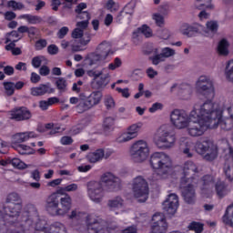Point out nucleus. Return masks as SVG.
<instances>
[{"mask_svg": "<svg viewBox=\"0 0 233 233\" xmlns=\"http://www.w3.org/2000/svg\"><path fill=\"white\" fill-rule=\"evenodd\" d=\"M5 214L0 210V233H26L32 230L39 219L35 206L27 204L23 210V202L5 206Z\"/></svg>", "mask_w": 233, "mask_h": 233, "instance_id": "obj_1", "label": "nucleus"}, {"mask_svg": "<svg viewBox=\"0 0 233 233\" xmlns=\"http://www.w3.org/2000/svg\"><path fill=\"white\" fill-rule=\"evenodd\" d=\"M199 172L198 164L191 160H187L182 167V173L185 177H182L180 188L182 190V196L189 205H192L196 201V190L195 185H198L201 189V194L204 198H210L214 192V176L206 175L200 180L196 177V174ZM187 176H195L193 177H187Z\"/></svg>", "mask_w": 233, "mask_h": 233, "instance_id": "obj_2", "label": "nucleus"}, {"mask_svg": "<svg viewBox=\"0 0 233 233\" xmlns=\"http://www.w3.org/2000/svg\"><path fill=\"white\" fill-rule=\"evenodd\" d=\"M196 114L187 127V132L191 137H199L208 128H216L218 119L221 117V111L217 110L210 100L197 103Z\"/></svg>", "mask_w": 233, "mask_h": 233, "instance_id": "obj_3", "label": "nucleus"}, {"mask_svg": "<svg viewBox=\"0 0 233 233\" xmlns=\"http://www.w3.org/2000/svg\"><path fill=\"white\" fill-rule=\"evenodd\" d=\"M103 183L106 187H109V190H116V188H119L121 180L119 177L114 176V174L107 172L101 176L100 181L91 180L87 182V198H89L90 201H93V203L99 204L103 201L105 198V187H103Z\"/></svg>", "mask_w": 233, "mask_h": 233, "instance_id": "obj_4", "label": "nucleus"}, {"mask_svg": "<svg viewBox=\"0 0 233 233\" xmlns=\"http://www.w3.org/2000/svg\"><path fill=\"white\" fill-rule=\"evenodd\" d=\"M123 65V62L119 57H116L114 62L110 63L107 67H104L101 70L91 69L87 71V76L93 77L91 80V88L94 90H101L108 85V79H110V70H116Z\"/></svg>", "mask_w": 233, "mask_h": 233, "instance_id": "obj_5", "label": "nucleus"}, {"mask_svg": "<svg viewBox=\"0 0 233 233\" xmlns=\"http://www.w3.org/2000/svg\"><path fill=\"white\" fill-rule=\"evenodd\" d=\"M149 167L155 172L167 176L172 172V158L165 152H154L148 159Z\"/></svg>", "mask_w": 233, "mask_h": 233, "instance_id": "obj_6", "label": "nucleus"}, {"mask_svg": "<svg viewBox=\"0 0 233 233\" xmlns=\"http://www.w3.org/2000/svg\"><path fill=\"white\" fill-rule=\"evenodd\" d=\"M153 141L158 148H174L177 138L172 133L169 125H162L153 137Z\"/></svg>", "mask_w": 233, "mask_h": 233, "instance_id": "obj_7", "label": "nucleus"}, {"mask_svg": "<svg viewBox=\"0 0 233 233\" xmlns=\"http://www.w3.org/2000/svg\"><path fill=\"white\" fill-rule=\"evenodd\" d=\"M198 104H195L189 114L183 110L174 109L170 113V123L177 130H183L190 124V119H196Z\"/></svg>", "mask_w": 233, "mask_h": 233, "instance_id": "obj_8", "label": "nucleus"}, {"mask_svg": "<svg viewBox=\"0 0 233 233\" xmlns=\"http://www.w3.org/2000/svg\"><path fill=\"white\" fill-rule=\"evenodd\" d=\"M86 223L87 233H119V228L117 226L106 227L105 226V220L94 214L86 217Z\"/></svg>", "mask_w": 233, "mask_h": 233, "instance_id": "obj_9", "label": "nucleus"}, {"mask_svg": "<svg viewBox=\"0 0 233 233\" xmlns=\"http://www.w3.org/2000/svg\"><path fill=\"white\" fill-rule=\"evenodd\" d=\"M150 156V147L146 140H137L129 148V157L133 163H145Z\"/></svg>", "mask_w": 233, "mask_h": 233, "instance_id": "obj_10", "label": "nucleus"}, {"mask_svg": "<svg viewBox=\"0 0 233 233\" xmlns=\"http://www.w3.org/2000/svg\"><path fill=\"white\" fill-rule=\"evenodd\" d=\"M195 150L204 156L206 161H214L218 157V146L210 138H202L196 143ZM206 154V155H205Z\"/></svg>", "mask_w": 233, "mask_h": 233, "instance_id": "obj_11", "label": "nucleus"}, {"mask_svg": "<svg viewBox=\"0 0 233 233\" xmlns=\"http://www.w3.org/2000/svg\"><path fill=\"white\" fill-rule=\"evenodd\" d=\"M132 192L139 203H145L148 199L149 188L148 182L142 176L133 178Z\"/></svg>", "mask_w": 233, "mask_h": 233, "instance_id": "obj_12", "label": "nucleus"}, {"mask_svg": "<svg viewBox=\"0 0 233 233\" xmlns=\"http://www.w3.org/2000/svg\"><path fill=\"white\" fill-rule=\"evenodd\" d=\"M196 88L204 95L208 101L214 103L212 99L216 96V90L214 89V82L209 76H200L196 82Z\"/></svg>", "mask_w": 233, "mask_h": 233, "instance_id": "obj_13", "label": "nucleus"}, {"mask_svg": "<svg viewBox=\"0 0 233 233\" xmlns=\"http://www.w3.org/2000/svg\"><path fill=\"white\" fill-rule=\"evenodd\" d=\"M46 221L41 220L38 217L37 220H35L32 230H35V233H66V228L61 222L53 223L49 228H45Z\"/></svg>", "mask_w": 233, "mask_h": 233, "instance_id": "obj_14", "label": "nucleus"}, {"mask_svg": "<svg viewBox=\"0 0 233 233\" xmlns=\"http://www.w3.org/2000/svg\"><path fill=\"white\" fill-rule=\"evenodd\" d=\"M103 101V93L101 91H93L86 97V101L79 102L76 106V108L80 114L82 112H86V110H90L94 108V106H97Z\"/></svg>", "mask_w": 233, "mask_h": 233, "instance_id": "obj_15", "label": "nucleus"}, {"mask_svg": "<svg viewBox=\"0 0 233 233\" xmlns=\"http://www.w3.org/2000/svg\"><path fill=\"white\" fill-rule=\"evenodd\" d=\"M141 128H143L142 122L132 124L131 126H129L127 127L126 132L121 133L117 137L116 142L117 143H127L128 141H132V139H136V137H137V136L139 134V130H141Z\"/></svg>", "mask_w": 233, "mask_h": 233, "instance_id": "obj_16", "label": "nucleus"}, {"mask_svg": "<svg viewBox=\"0 0 233 233\" xmlns=\"http://www.w3.org/2000/svg\"><path fill=\"white\" fill-rule=\"evenodd\" d=\"M151 233H167L168 223L163 213H156L152 218Z\"/></svg>", "mask_w": 233, "mask_h": 233, "instance_id": "obj_17", "label": "nucleus"}, {"mask_svg": "<svg viewBox=\"0 0 233 233\" xmlns=\"http://www.w3.org/2000/svg\"><path fill=\"white\" fill-rule=\"evenodd\" d=\"M177 207H179V198L176 194H170L162 204V208L169 216H174L177 212Z\"/></svg>", "mask_w": 233, "mask_h": 233, "instance_id": "obj_18", "label": "nucleus"}, {"mask_svg": "<svg viewBox=\"0 0 233 233\" xmlns=\"http://www.w3.org/2000/svg\"><path fill=\"white\" fill-rule=\"evenodd\" d=\"M59 195L53 193L46 200V210L50 216H59Z\"/></svg>", "mask_w": 233, "mask_h": 233, "instance_id": "obj_19", "label": "nucleus"}, {"mask_svg": "<svg viewBox=\"0 0 233 233\" xmlns=\"http://www.w3.org/2000/svg\"><path fill=\"white\" fill-rule=\"evenodd\" d=\"M8 116L14 121H26L32 117V113L26 107H17L9 111Z\"/></svg>", "mask_w": 233, "mask_h": 233, "instance_id": "obj_20", "label": "nucleus"}, {"mask_svg": "<svg viewBox=\"0 0 233 233\" xmlns=\"http://www.w3.org/2000/svg\"><path fill=\"white\" fill-rule=\"evenodd\" d=\"M180 32L183 35H187V37H193L195 34H201L203 32V25L194 23V24H182L180 26Z\"/></svg>", "mask_w": 233, "mask_h": 233, "instance_id": "obj_21", "label": "nucleus"}, {"mask_svg": "<svg viewBox=\"0 0 233 233\" xmlns=\"http://www.w3.org/2000/svg\"><path fill=\"white\" fill-rule=\"evenodd\" d=\"M170 92H177V96L182 99H190V96H192V86L188 84H174L170 88Z\"/></svg>", "mask_w": 233, "mask_h": 233, "instance_id": "obj_22", "label": "nucleus"}, {"mask_svg": "<svg viewBox=\"0 0 233 233\" xmlns=\"http://www.w3.org/2000/svg\"><path fill=\"white\" fill-rule=\"evenodd\" d=\"M35 137H39V135L34 131L16 133L12 137V147L14 145H21V143H25L29 139H35Z\"/></svg>", "mask_w": 233, "mask_h": 233, "instance_id": "obj_23", "label": "nucleus"}, {"mask_svg": "<svg viewBox=\"0 0 233 233\" xmlns=\"http://www.w3.org/2000/svg\"><path fill=\"white\" fill-rule=\"evenodd\" d=\"M180 150L186 157H194V142L187 137L179 139Z\"/></svg>", "mask_w": 233, "mask_h": 233, "instance_id": "obj_24", "label": "nucleus"}, {"mask_svg": "<svg viewBox=\"0 0 233 233\" xmlns=\"http://www.w3.org/2000/svg\"><path fill=\"white\" fill-rule=\"evenodd\" d=\"M60 206L58 216H66V214L72 210V197L68 194H65V196L60 198Z\"/></svg>", "mask_w": 233, "mask_h": 233, "instance_id": "obj_25", "label": "nucleus"}, {"mask_svg": "<svg viewBox=\"0 0 233 233\" xmlns=\"http://www.w3.org/2000/svg\"><path fill=\"white\" fill-rule=\"evenodd\" d=\"M112 156V152L109 151L105 154V150L103 149H96L94 152H91L87 155V160L89 163H98V161H101L103 157H110Z\"/></svg>", "mask_w": 233, "mask_h": 233, "instance_id": "obj_26", "label": "nucleus"}, {"mask_svg": "<svg viewBox=\"0 0 233 233\" xmlns=\"http://www.w3.org/2000/svg\"><path fill=\"white\" fill-rule=\"evenodd\" d=\"M56 90L50 86V84H42L36 87L31 88V96H45V94H54Z\"/></svg>", "mask_w": 233, "mask_h": 233, "instance_id": "obj_27", "label": "nucleus"}, {"mask_svg": "<svg viewBox=\"0 0 233 233\" xmlns=\"http://www.w3.org/2000/svg\"><path fill=\"white\" fill-rule=\"evenodd\" d=\"M215 190L218 198H225V196H228V194H230V187H228L227 183L221 179H218L216 182Z\"/></svg>", "mask_w": 233, "mask_h": 233, "instance_id": "obj_28", "label": "nucleus"}, {"mask_svg": "<svg viewBox=\"0 0 233 233\" xmlns=\"http://www.w3.org/2000/svg\"><path fill=\"white\" fill-rule=\"evenodd\" d=\"M96 52L106 59L108 57V56L114 55V51H112V45H110L108 42H103L98 45Z\"/></svg>", "mask_w": 233, "mask_h": 233, "instance_id": "obj_29", "label": "nucleus"}, {"mask_svg": "<svg viewBox=\"0 0 233 233\" xmlns=\"http://www.w3.org/2000/svg\"><path fill=\"white\" fill-rule=\"evenodd\" d=\"M107 206L111 210H123L125 208V200L121 197H116L108 200Z\"/></svg>", "mask_w": 233, "mask_h": 233, "instance_id": "obj_30", "label": "nucleus"}, {"mask_svg": "<svg viewBox=\"0 0 233 233\" xmlns=\"http://www.w3.org/2000/svg\"><path fill=\"white\" fill-rule=\"evenodd\" d=\"M206 26L208 30L204 31V35H206V37H213L214 34L218 32V28H219L218 22L213 20L207 22Z\"/></svg>", "mask_w": 233, "mask_h": 233, "instance_id": "obj_31", "label": "nucleus"}, {"mask_svg": "<svg viewBox=\"0 0 233 233\" xmlns=\"http://www.w3.org/2000/svg\"><path fill=\"white\" fill-rule=\"evenodd\" d=\"M91 39L90 35H87L86 38L80 39L78 44L73 43L71 45L72 52H83V50L86 49L84 46H86V45L90 43Z\"/></svg>", "mask_w": 233, "mask_h": 233, "instance_id": "obj_32", "label": "nucleus"}, {"mask_svg": "<svg viewBox=\"0 0 233 233\" xmlns=\"http://www.w3.org/2000/svg\"><path fill=\"white\" fill-rule=\"evenodd\" d=\"M134 8H136V4L128 3L116 16V21L121 23V19H123L125 15H132V14H134Z\"/></svg>", "mask_w": 233, "mask_h": 233, "instance_id": "obj_33", "label": "nucleus"}, {"mask_svg": "<svg viewBox=\"0 0 233 233\" xmlns=\"http://www.w3.org/2000/svg\"><path fill=\"white\" fill-rule=\"evenodd\" d=\"M222 221L225 225L233 228V203L227 208Z\"/></svg>", "mask_w": 233, "mask_h": 233, "instance_id": "obj_34", "label": "nucleus"}, {"mask_svg": "<svg viewBox=\"0 0 233 233\" xmlns=\"http://www.w3.org/2000/svg\"><path fill=\"white\" fill-rule=\"evenodd\" d=\"M18 19H25L29 25H39L43 23V18L41 16L30 14L21 15Z\"/></svg>", "mask_w": 233, "mask_h": 233, "instance_id": "obj_35", "label": "nucleus"}, {"mask_svg": "<svg viewBox=\"0 0 233 233\" xmlns=\"http://www.w3.org/2000/svg\"><path fill=\"white\" fill-rule=\"evenodd\" d=\"M224 75L229 83H233V58L226 63Z\"/></svg>", "mask_w": 233, "mask_h": 233, "instance_id": "obj_36", "label": "nucleus"}, {"mask_svg": "<svg viewBox=\"0 0 233 233\" xmlns=\"http://www.w3.org/2000/svg\"><path fill=\"white\" fill-rule=\"evenodd\" d=\"M141 34L145 35V37H152V29H150L148 25H144L133 33V37H139Z\"/></svg>", "mask_w": 233, "mask_h": 233, "instance_id": "obj_37", "label": "nucleus"}, {"mask_svg": "<svg viewBox=\"0 0 233 233\" xmlns=\"http://www.w3.org/2000/svg\"><path fill=\"white\" fill-rule=\"evenodd\" d=\"M12 147L13 148H15V150L19 152L22 156L34 154V149H32L30 146H26L25 144H17Z\"/></svg>", "mask_w": 233, "mask_h": 233, "instance_id": "obj_38", "label": "nucleus"}, {"mask_svg": "<svg viewBox=\"0 0 233 233\" xmlns=\"http://www.w3.org/2000/svg\"><path fill=\"white\" fill-rule=\"evenodd\" d=\"M78 19H84V21L78 22L76 24V26H80L82 28H87L88 27V21H90V14L86 11L78 13L77 15Z\"/></svg>", "mask_w": 233, "mask_h": 233, "instance_id": "obj_39", "label": "nucleus"}, {"mask_svg": "<svg viewBox=\"0 0 233 233\" xmlns=\"http://www.w3.org/2000/svg\"><path fill=\"white\" fill-rule=\"evenodd\" d=\"M5 203L8 205H17V203H23V200L21 199V196H19L18 193L12 192L6 196Z\"/></svg>", "mask_w": 233, "mask_h": 233, "instance_id": "obj_40", "label": "nucleus"}, {"mask_svg": "<svg viewBox=\"0 0 233 233\" xmlns=\"http://www.w3.org/2000/svg\"><path fill=\"white\" fill-rule=\"evenodd\" d=\"M62 3H64L66 8H72L74 0H53L51 4L53 10H55V12H57Z\"/></svg>", "mask_w": 233, "mask_h": 233, "instance_id": "obj_41", "label": "nucleus"}, {"mask_svg": "<svg viewBox=\"0 0 233 233\" xmlns=\"http://www.w3.org/2000/svg\"><path fill=\"white\" fill-rule=\"evenodd\" d=\"M210 1L212 0H196L194 6L197 10H203V8H209L212 10L214 5L210 4Z\"/></svg>", "mask_w": 233, "mask_h": 233, "instance_id": "obj_42", "label": "nucleus"}, {"mask_svg": "<svg viewBox=\"0 0 233 233\" xmlns=\"http://www.w3.org/2000/svg\"><path fill=\"white\" fill-rule=\"evenodd\" d=\"M153 52L156 55L149 57L152 65H155L157 66V65H159V63H165V61H166L165 57L161 55V53L157 54V52H159V49L155 48V49H153Z\"/></svg>", "mask_w": 233, "mask_h": 233, "instance_id": "obj_43", "label": "nucleus"}, {"mask_svg": "<svg viewBox=\"0 0 233 233\" xmlns=\"http://www.w3.org/2000/svg\"><path fill=\"white\" fill-rule=\"evenodd\" d=\"M218 52L220 56H228V42L226 39L218 43Z\"/></svg>", "mask_w": 233, "mask_h": 233, "instance_id": "obj_44", "label": "nucleus"}, {"mask_svg": "<svg viewBox=\"0 0 233 233\" xmlns=\"http://www.w3.org/2000/svg\"><path fill=\"white\" fill-rule=\"evenodd\" d=\"M224 174L228 181H233V161L231 163H225Z\"/></svg>", "mask_w": 233, "mask_h": 233, "instance_id": "obj_45", "label": "nucleus"}, {"mask_svg": "<svg viewBox=\"0 0 233 233\" xmlns=\"http://www.w3.org/2000/svg\"><path fill=\"white\" fill-rule=\"evenodd\" d=\"M23 35H20V34L17 31H12L11 33H8L5 37V44H8L10 42L17 43L19 39H21Z\"/></svg>", "mask_w": 233, "mask_h": 233, "instance_id": "obj_46", "label": "nucleus"}, {"mask_svg": "<svg viewBox=\"0 0 233 233\" xmlns=\"http://www.w3.org/2000/svg\"><path fill=\"white\" fill-rule=\"evenodd\" d=\"M106 58L102 56L99 53H93L89 58V65L90 66L94 65H98V63H101L102 61H105Z\"/></svg>", "mask_w": 233, "mask_h": 233, "instance_id": "obj_47", "label": "nucleus"}, {"mask_svg": "<svg viewBox=\"0 0 233 233\" xmlns=\"http://www.w3.org/2000/svg\"><path fill=\"white\" fill-rule=\"evenodd\" d=\"M7 8H10L11 10H14L15 12L17 10H24L25 5L21 2L10 0L7 2Z\"/></svg>", "mask_w": 233, "mask_h": 233, "instance_id": "obj_48", "label": "nucleus"}, {"mask_svg": "<svg viewBox=\"0 0 233 233\" xmlns=\"http://www.w3.org/2000/svg\"><path fill=\"white\" fill-rule=\"evenodd\" d=\"M46 128L51 129L50 134H59V132H65V127L59 124H46Z\"/></svg>", "mask_w": 233, "mask_h": 233, "instance_id": "obj_49", "label": "nucleus"}, {"mask_svg": "<svg viewBox=\"0 0 233 233\" xmlns=\"http://www.w3.org/2000/svg\"><path fill=\"white\" fill-rule=\"evenodd\" d=\"M203 227H205L203 223L193 221L188 225L187 228L195 233H201L203 232Z\"/></svg>", "mask_w": 233, "mask_h": 233, "instance_id": "obj_50", "label": "nucleus"}, {"mask_svg": "<svg viewBox=\"0 0 233 233\" xmlns=\"http://www.w3.org/2000/svg\"><path fill=\"white\" fill-rule=\"evenodd\" d=\"M56 86L57 88V90H59V92L63 93V92H66V79L63 78V77H59L56 79Z\"/></svg>", "mask_w": 233, "mask_h": 233, "instance_id": "obj_51", "label": "nucleus"}, {"mask_svg": "<svg viewBox=\"0 0 233 233\" xmlns=\"http://www.w3.org/2000/svg\"><path fill=\"white\" fill-rule=\"evenodd\" d=\"M161 56L164 57V59H168L169 57H174L176 56V50L170 47H163L161 49Z\"/></svg>", "mask_w": 233, "mask_h": 233, "instance_id": "obj_52", "label": "nucleus"}, {"mask_svg": "<svg viewBox=\"0 0 233 233\" xmlns=\"http://www.w3.org/2000/svg\"><path fill=\"white\" fill-rule=\"evenodd\" d=\"M4 88L5 90L6 96H14V92H15V83L5 82Z\"/></svg>", "mask_w": 233, "mask_h": 233, "instance_id": "obj_53", "label": "nucleus"}, {"mask_svg": "<svg viewBox=\"0 0 233 233\" xmlns=\"http://www.w3.org/2000/svg\"><path fill=\"white\" fill-rule=\"evenodd\" d=\"M104 105L107 110H110L116 106V101L112 96L107 95L105 96Z\"/></svg>", "mask_w": 233, "mask_h": 233, "instance_id": "obj_54", "label": "nucleus"}, {"mask_svg": "<svg viewBox=\"0 0 233 233\" xmlns=\"http://www.w3.org/2000/svg\"><path fill=\"white\" fill-rule=\"evenodd\" d=\"M10 164L15 168H18L20 170H23V169L26 168V164H25V162L21 161V159H19V158H12L10 160Z\"/></svg>", "mask_w": 233, "mask_h": 233, "instance_id": "obj_55", "label": "nucleus"}, {"mask_svg": "<svg viewBox=\"0 0 233 233\" xmlns=\"http://www.w3.org/2000/svg\"><path fill=\"white\" fill-rule=\"evenodd\" d=\"M43 61H46V58L45 56H35L32 59L31 65L32 66H34V68H39Z\"/></svg>", "mask_w": 233, "mask_h": 233, "instance_id": "obj_56", "label": "nucleus"}, {"mask_svg": "<svg viewBox=\"0 0 233 233\" xmlns=\"http://www.w3.org/2000/svg\"><path fill=\"white\" fill-rule=\"evenodd\" d=\"M106 7L109 12H117V10H119V4L114 2V0H108L106 4Z\"/></svg>", "mask_w": 233, "mask_h": 233, "instance_id": "obj_57", "label": "nucleus"}, {"mask_svg": "<svg viewBox=\"0 0 233 233\" xmlns=\"http://www.w3.org/2000/svg\"><path fill=\"white\" fill-rule=\"evenodd\" d=\"M86 30V28H82L81 26H76L75 30L72 32V37L74 39H81L83 37V34Z\"/></svg>", "mask_w": 233, "mask_h": 233, "instance_id": "obj_58", "label": "nucleus"}, {"mask_svg": "<svg viewBox=\"0 0 233 233\" xmlns=\"http://www.w3.org/2000/svg\"><path fill=\"white\" fill-rule=\"evenodd\" d=\"M104 130H112L113 127H114V119L112 117H106L104 120Z\"/></svg>", "mask_w": 233, "mask_h": 233, "instance_id": "obj_59", "label": "nucleus"}, {"mask_svg": "<svg viewBox=\"0 0 233 233\" xmlns=\"http://www.w3.org/2000/svg\"><path fill=\"white\" fill-rule=\"evenodd\" d=\"M153 19L157 26H162L163 25H165V17H163V15L159 14H154Z\"/></svg>", "mask_w": 233, "mask_h": 233, "instance_id": "obj_60", "label": "nucleus"}, {"mask_svg": "<svg viewBox=\"0 0 233 233\" xmlns=\"http://www.w3.org/2000/svg\"><path fill=\"white\" fill-rule=\"evenodd\" d=\"M116 92H118V94H121L122 97H125L126 99H128V97H130V91L128 89V87L127 88H121V87H116Z\"/></svg>", "mask_w": 233, "mask_h": 233, "instance_id": "obj_61", "label": "nucleus"}, {"mask_svg": "<svg viewBox=\"0 0 233 233\" xmlns=\"http://www.w3.org/2000/svg\"><path fill=\"white\" fill-rule=\"evenodd\" d=\"M148 110L150 114H154L157 112V110H163V104L159 102L154 103Z\"/></svg>", "mask_w": 233, "mask_h": 233, "instance_id": "obj_62", "label": "nucleus"}, {"mask_svg": "<svg viewBox=\"0 0 233 233\" xmlns=\"http://www.w3.org/2000/svg\"><path fill=\"white\" fill-rule=\"evenodd\" d=\"M60 143L61 145H64V146L72 145V143H74V139H72L71 137L65 136L61 137Z\"/></svg>", "mask_w": 233, "mask_h": 233, "instance_id": "obj_63", "label": "nucleus"}, {"mask_svg": "<svg viewBox=\"0 0 233 233\" xmlns=\"http://www.w3.org/2000/svg\"><path fill=\"white\" fill-rule=\"evenodd\" d=\"M121 233H137V226H129L121 230Z\"/></svg>", "mask_w": 233, "mask_h": 233, "instance_id": "obj_64", "label": "nucleus"}]
</instances>
